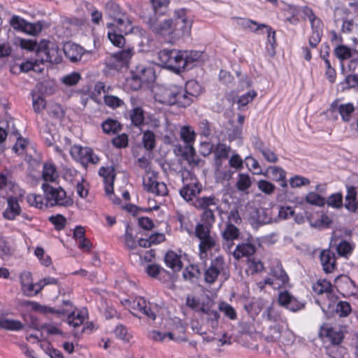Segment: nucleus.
I'll list each match as a JSON object with an SVG mask.
<instances>
[{
    "label": "nucleus",
    "instance_id": "f257e3e1",
    "mask_svg": "<svg viewBox=\"0 0 358 358\" xmlns=\"http://www.w3.org/2000/svg\"><path fill=\"white\" fill-rule=\"evenodd\" d=\"M169 0H150V3L142 6L140 17L152 31L165 30L168 22L161 19L168 11Z\"/></svg>",
    "mask_w": 358,
    "mask_h": 358
},
{
    "label": "nucleus",
    "instance_id": "f03ea898",
    "mask_svg": "<svg viewBox=\"0 0 358 358\" xmlns=\"http://www.w3.org/2000/svg\"><path fill=\"white\" fill-rule=\"evenodd\" d=\"M163 22H168L169 27L162 31H153L155 34L161 36L168 35L173 40H179L190 36L192 20L187 16L186 9L176 10L173 18L164 19Z\"/></svg>",
    "mask_w": 358,
    "mask_h": 358
},
{
    "label": "nucleus",
    "instance_id": "7ed1b4c3",
    "mask_svg": "<svg viewBox=\"0 0 358 358\" xmlns=\"http://www.w3.org/2000/svg\"><path fill=\"white\" fill-rule=\"evenodd\" d=\"M106 15L113 20L118 30L129 34L131 32L132 23L125 10L115 1H110L105 6Z\"/></svg>",
    "mask_w": 358,
    "mask_h": 358
},
{
    "label": "nucleus",
    "instance_id": "20e7f679",
    "mask_svg": "<svg viewBox=\"0 0 358 358\" xmlns=\"http://www.w3.org/2000/svg\"><path fill=\"white\" fill-rule=\"evenodd\" d=\"M180 137L186 143L185 151L182 153V157L186 160L189 165L192 166H202L205 161L196 157V152L193 146L196 138V133L189 126H184L180 130Z\"/></svg>",
    "mask_w": 358,
    "mask_h": 358
},
{
    "label": "nucleus",
    "instance_id": "39448f33",
    "mask_svg": "<svg viewBox=\"0 0 358 358\" xmlns=\"http://www.w3.org/2000/svg\"><path fill=\"white\" fill-rule=\"evenodd\" d=\"M162 97V99L160 101L170 106H176L178 108H185L192 104L183 87L179 85H171L165 89Z\"/></svg>",
    "mask_w": 358,
    "mask_h": 358
},
{
    "label": "nucleus",
    "instance_id": "423d86ee",
    "mask_svg": "<svg viewBox=\"0 0 358 358\" xmlns=\"http://www.w3.org/2000/svg\"><path fill=\"white\" fill-rule=\"evenodd\" d=\"M46 200L45 207H54L56 206L68 207L73 204L71 199H65L66 192L61 187H55L48 182H44L41 187Z\"/></svg>",
    "mask_w": 358,
    "mask_h": 358
},
{
    "label": "nucleus",
    "instance_id": "0eeeda50",
    "mask_svg": "<svg viewBox=\"0 0 358 358\" xmlns=\"http://www.w3.org/2000/svg\"><path fill=\"white\" fill-rule=\"evenodd\" d=\"M158 59L164 69L177 74L182 72V50L164 49L159 52Z\"/></svg>",
    "mask_w": 358,
    "mask_h": 358
},
{
    "label": "nucleus",
    "instance_id": "6e6552de",
    "mask_svg": "<svg viewBox=\"0 0 358 358\" xmlns=\"http://www.w3.org/2000/svg\"><path fill=\"white\" fill-rule=\"evenodd\" d=\"M15 44L22 49L27 51H35L36 56H40L43 52L48 51L52 48V43L50 41L42 39L39 43L36 40L25 39L20 37L15 38Z\"/></svg>",
    "mask_w": 358,
    "mask_h": 358
},
{
    "label": "nucleus",
    "instance_id": "1a4fd4ad",
    "mask_svg": "<svg viewBox=\"0 0 358 358\" xmlns=\"http://www.w3.org/2000/svg\"><path fill=\"white\" fill-rule=\"evenodd\" d=\"M134 53L133 48L123 49L110 55L105 61L106 66L110 70H120L123 66H127L129 60Z\"/></svg>",
    "mask_w": 358,
    "mask_h": 358
},
{
    "label": "nucleus",
    "instance_id": "9d476101",
    "mask_svg": "<svg viewBox=\"0 0 358 358\" xmlns=\"http://www.w3.org/2000/svg\"><path fill=\"white\" fill-rule=\"evenodd\" d=\"M289 282V277L280 261L275 260L273 263V268L270 271V286L274 289L279 290Z\"/></svg>",
    "mask_w": 358,
    "mask_h": 358
},
{
    "label": "nucleus",
    "instance_id": "9b49d317",
    "mask_svg": "<svg viewBox=\"0 0 358 358\" xmlns=\"http://www.w3.org/2000/svg\"><path fill=\"white\" fill-rule=\"evenodd\" d=\"M70 154L73 158L80 160L82 164H95L99 160L98 156L94 154L93 150L89 147L83 148L78 145H74L70 150Z\"/></svg>",
    "mask_w": 358,
    "mask_h": 358
},
{
    "label": "nucleus",
    "instance_id": "f8f14e48",
    "mask_svg": "<svg viewBox=\"0 0 358 358\" xmlns=\"http://www.w3.org/2000/svg\"><path fill=\"white\" fill-rule=\"evenodd\" d=\"M278 303L292 312L301 310L306 306L305 301L298 300L287 290L279 291Z\"/></svg>",
    "mask_w": 358,
    "mask_h": 358
},
{
    "label": "nucleus",
    "instance_id": "ddd939ff",
    "mask_svg": "<svg viewBox=\"0 0 358 358\" xmlns=\"http://www.w3.org/2000/svg\"><path fill=\"white\" fill-rule=\"evenodd\" d=\"M63 51L65 57L73 63L81 61L83 62H86V59L83 58L85 55L91 53L90 51H87L80 45L72 42L65 43L63 46Z\"/></svg>",
    "mask_w": 358,
    "mask_h": 358
},
{
    "label": "nucleus",
    "instance_id": "4468645a",
    "mask_svg": "<svg viewBox=\"0 0 358 358\" xmlns=\"http://www.w3.org/2000/svg\"><path fill=\"white\" fill-rule=\"evenodd\" d=\"M274 313V307L270 306V323L272 321L273 314ZM274 324H270V341H279L284 343V341L281 340L282 336L289 334V331H283V320L280 314H276L273 319Z\"/></svg>",
    "mask_w": 358,
    "mask_h": 358
},
{
    "label": "nucleus",
    "instance_id": "2eb2a0df",
    "mask_svg": "<svg viewBox=\"0 0 358 358\" xmlns=\"http://www.w3.org/2000/svg\"><path fill=\"white\" fill-rule=\"evenodd\" d=\"M203 52L191 50L182 51V72L188 71L199 66L203 59Z\"/></svg>",
    "mask_w": 358,
    "mask_h": 358
},
{
    "label": "nucleus",
    "instance_id": "dca6fc26",
    "mask_svg": "<svg viewBox=\"0 0 358 358\" xmlns=\"http://www.w3.org/2000/svg\"><path fill=\"white\" fill-rule=\"evenodd\" d=\"M220 200L218 198L212 195L210 196H201L196 198L194 201V206L198 209L203 211L216 210L222 213L221 207L219 206Z\"/></svg>",
    "mask_w": 358,
    "mask_h": 358
},
{
    "label": "nucleus",
    "instance_id": "f3484780",
    "mask_svg": "<svg viewBox=\"0 0 358 358\" xmlns=\"http://www.w3.org/2000/svg\"><path fill=\"white\" fill-rule=\"evenodd\" d=\"M224 266V260L223 257L218 256L215 257V259L211 262L210 267L205 271V281L209 284L214 283L220 273V270L223 269Z\"/></svg>",
    "mask_w": 358,
    "mask_h": 358
},
{
    "label": "nucleus",
    "instance_id": "a211bd4d",
    "mask_svg": "<svg viewBox=\"0 0 358 358\" xmlns=\"http://www.w3.org/2000/svg\"><path fill=\"white\" fill-rule=\"evenodd\" d=\"M334 54L341 62L351 58L350 63H358V51L345 45H338L334 50Z\"/></svg>",
    "mask_w": 358,
    "mask_h": 358
},
{
    "label": "nucleus",
    "instance_id": "6ab92c4d",
    "mask_svg": "<svg viewBox=\"0 0 358 358\" xmlns=\"http://www.w3.org/2000/svg\"><path fill=\"white\" fill-rule=\"evenodd\" d=\"M99 175L103 178L104 189L107 195L113 194V185L115 178V169L113 166H102L99 170Z\"/></svg>",
    "mask_w": 358,
    "mask_h": 358
},
{
    "label": "nucleus",
    "instance_id": "aec40b11",
    "mask_svg": "<svg viewBox=\"0 0 358 358\" xmlns=\"http://www.w3.org/2000/svg\"><path fill=\"white\" fill-rule=\"evenodd\" d=\"M136 75L138 76L143 85H148L152 83L156 78L155 72L152 67H148L145 65H137L134 69H131Z\"/></svg>",
    "mask_w": 358,
    "mask_h": 358
},
{
    "label": "nucleus",
    "instance_id": "412c9836",
    "mask_svg": "<svg viewBox=\"0 0 358 358\" xmlns=\"http://www.w3.org/2000/svg\"><path fill=\"white\" fill-rule=\"evenodd\" d=\"M320 258L323 270L325 273H331L336 268V255L334 252L329 249L322 250L320 253Z\"/></svg>",
    "mask_w": 358,
    "mask_h": 358
},
{
    "label": "nucleus",
    "instance_id": "4be33fe9",
    "mask_svg": "<svg viewBox=\"0 0 358 358\" xmlns=\"http://www.w3.org/2000/svg\"><path fill=\"white\" fill-rule=\"evenodd\" d=\"M8 206L3 212V217L8 220H15L17 215L21 214V208L15 196H9L7 198Z\"/></svg>",
    "mask_w": 358,
    "mask_h": 358
},
{
    "label": "nucleus",
    "instance_id": "5701e85b",
    "mask_svg": "<svg viewBox=\"0 0 358 358\" xmlns=\"http://www.w3.org/2000/svg\"><path fill=\"white\" fill-rule=\"evenodd\" d=\"M164 261L166 266L170 268L173 272H178L183 267L181 256L172 250H169L166 252Z\"/></svg>",
    "mask_w": 358,
    "mask_h": 358
},
{
    "label": "nucleus",
    "instance_id": "b1692460",
    "mask_svg": "<svg viewBox=\"0 0 358 358\" xmlns=\"http://www.w3.org/2000/svg\"><path fill=\"white\" fill-rule=\"evenodd\" d=\"M106 27L111 29L108 33V38L112 44L118 48H122L125 43L123 35L126 34L119 31L118 28L115 26V23H107Z\"/></svg>",
    "mask_w": 358,
    "mask_h": 358
},
{
    "label": "nucleus",
    "instance_id": "393cba45",
    "mask_svg": "<svg viewBox=\"0 0 358 358\" xmlns=\"http://www.w3.org/2000/svg\"><path fill=\"white\" fill-rule=\"evenodd\" d=\"M183 88L189 97L191 103H194L203 92L202 86L196 80H188Z\"/></svg>",
    "mask_w": 358,
    "mask_h": 358
},
{
    "label": "nucleus",
    "instance_id": "a878e982",
    "mask_svg": "<svg viewBox=\"0 0 358 358\" xmlns=\"http://www.w3.org/2000/svg\"><path fill=\"white\" fill-rule=\"evenodd\" d=\"M57 48L55 44L52 43V48L50 50L43 52L41 55L37 56V59L34 61V67L36 69H42L40 66L44 62L57 63Z\"/></svg>",
    "mask_w": 358,
    "mask_h": 358
},
{
    "label": "nucleus",
    "instance_id": "bb28decb",
    "mask_svg": "<svg viewBox=\"0 0 358 358\" xmlns=\"http://www.w3.org/2000/svg\"><path fill=\"white\" fill-rule=\"evenodd\" d=\"M201 276V271L196 264H190L185 268L182 271V278L185 280L199 285Z\"/></svg>",
    "mask_w": 358,
    "mask_h": 358
},
{
    "label": "nucleus",
    "instance_id": "cd10ccee",
    "mask_svg": "<svg viewBox=\"0 0 358 358\" xmlns=\"http://www.w3.org/2000/svg\"><path fill=\"white\" fill-rule=\"evenodd\" d=\"M128 117L131 124L136 127H141L145 124V111L142 107L136 106L128 111Z\"/></svg>",
    "mask_w": 358,
    "mask_h": 358
},
{
    "label": "nucleus",
    "instance_id": "c85d7f7f",
    "mask_svg": "<svg viewBox=\"0 0 358 358\" xmlns=\"http://www.w3.org/2000/svg\"><path fill=\"white\" fill-rule=\"evenodd\" d=\"M256 252V247L252 243H241L236 245L234 251V257L240 259L243 257H250Z\"/></svg>",
    "mask_w": 358,
    "mask_h": 358
},
{
    "label": "nucleus",
    "instance_id": "c756f323",
    "mask_svg": "<svg viewBox=\"0 0 358 358\" xmlns=\"http://www.w3.org/2000/svg\"><path fill=\"white\" fill-rule=\"evenodd\" d=\"M347 194L345 196V207L350 212H355L358 208V202L357 201V191L354 186L348 187Z\"/></svg>",
    "mask_w": 358,
    "mask_h": 358
},
{
    "label": "nucleus",
    "instance_id": "7c9ffc66",
    "mask_svg": "<svg viewBox=\"0 0 358 358\" xmlns=\"http://www.w3.org/2000/svg\"><path fill=\"white\" fill-rule=\"evenodd\" d=\"M320 335L324 334L333 345H339L343 339L344 335L341 330H336L334 328L322 329L320 331Z\"/></svg>",
    "mask_w": 358,
    "mask_h": 358
},
{
    "label": "nucleus",
    "instance_id": "2f4dec72",
    "mask_svg": "<svg viewBox=\"0 0 358 358\" xmlns=\"http://www.w3.org/2000/svg\"><path fill=\"white\" fill-rule=\"evenodd\" d=\"M250 218L254 223L258 225L266 224L268 223L267 210L264 208L254 209L250 213Z\"/></svg>",
    "mask_w": 358,
    "mask_h": 358
},
{
    "label": "nucleus",
    "instance_id": "473e14b6",
    "mask_svg": "<svg viewBox=\"0 0 358 358\" xmlns=\"http://www.w3.org/2000/svg\"><path fill=\"white\" fill-rule=\"evenodd\" d=\"M239 229L233 223H227L226 228L222 233V236L227 242H231L229 247L234 245L233 241L238 238Z\"/></svg>",
    "mask_w": 358,
    "mask_h": 358
},
{
    "label": "nucleus",
    "instance_id": "72a5a7b5",
    "mask_svg": "<svg viewBox=\"0 0 358 358\" xmlns=\"http://www.w3.org/2000/svg\"><path fill=\"white\" fill-rule=\"evenodd\" d=\"M142 143L148 151H152L156 147V135L154 131L147 129L143 131Z\"/></svg>",
    "mask_w": 358,
    "mask_h": 358
},
{
    "label": "nucleus",
    "instance_id": "f704fd0d",
    "mask_svg": "<svg viewBox=\"0 0 358 358\" xmlns=\"http://www.w3.org/2000/svg\"><path fill=\"white\" fill-rule=\"evenodd\" d=\"M101 128L105 134H115L122 129V125L117 120L108 118L102 122Z\"/></svg>",
    "mask_w": 358,
    "mask_h": 358
},
{
    "label": "nucleus",
    "instance_id": "c9c22d12",
    "mask_svg": "<svg viewBox=\"0 0 358 358\" xmlns=\"http://www.w3.org/2000/svg\"><path fill=\"white\" fill-rule=\"evenodd\" d=\"M270 171L273 180L280 182V186L283 188L287 186L286 172L282 168L276 166H270Z\"/></svg>",
    "mask_w": 358,
    "mask_h": 358
},
{
    "label": "nucleus",
    "instance_id": "e433bc0d",
    "mask_svg": "<svg viewBox=\"0 0 358 358\" xmlns=\"http://www.w3.org/2000/svg\"><path fill=\"white\" fill-rule=\"evenodd\" d=\"M58 178L56 167L53 164L45 163L43 165L42 178L47 182H55Z\"/></svg>",
    "mask_w": 358,
    "mask_h": 358
},
{
    "label": "nucleus",
    "instance_id": "4c0bfd02",
    "mask_svg": "<svg viewBox=\"0 0 358 358\" xmlns=\"http://www.w3.org/2000/svg\"><path fill=\"white\" fill-rule=\"evenodd\" d=\"M130 75L129 77L125 79V87L131 91L140 90L143 84L138 77V76L136 75L132 70L130 71Z\"/></svg>",
    "mask_w": 358,
    "mask_h": 358
},
{
    "label": "nucleus",
    "instance_id": "58836bf2",
    "mask_svg": "<svg viewBox=\"0 0 358 358\" xmlns=\"http://www.w3.org/2000/svg\"><path fill=\"white\" fill-rule=\"evenodd\" d=\"M332 308V311H334L336 314L338 315L339 317H347L352 310L350 303L347 301H340L337 303L336 308L334 306H329L328 311H330Z\"/></svg>",
    "mask_w": 358,
    "mask_h": 358
},
{
    "label": "nucleus",
    "instance_id": "ea45409f",
    "mask_svg": "<svg viewBox=\"0 0 358 358\" xmlns=\"http://www.w3.org/2000/svg\"><path fill=\"white\" fill-rule=\"evenodd\" d=\"M0 329L10 331H19L23 329V324L17 320L0 319Z\"/></svg>",
    "mask_w": 358,
    "mask_h": 358
},
{
    "label": "nucleus",
    "instance_id": "a19ab883",
    "mask_svg": "<svg viewBox=\"0 0 358 358\" xmlns=\"http://www.w3.org/2000/svg\"><path fill=\"white\" fill-rule=\"evenodd\" d=\"M44 22L38 21L36 22H29L27 21L26 27L23 33L31 35L37 36L40 34L43 28Z\"/></svg>",
    "mask_w": 358,
    "mask_h": 358
},
{
    "label": "nucleus",
    "instance_id": "79ce46f5",
    "mask_svg": "<svg viewBox=\"0 0 358 358\" xmlns=\"http://www.w3.org/2000/svg\"><path fill=\"white\" fill-rule=\"evenodd\" d=\"M352 285L355 288H356V285L354 280L350 279V278L346 275H339L334 280V286L336 288L337 291L343 294V296L345 295L341 292V289H343L344 285Z\"/></svg>",
    "mask_w": 358,
    "mask_h": 358
},
{
    "label": "nucleus",
    "instance_id": "37998d69",
    "mask_svg": "<svg viewBox=\"0 0 358 358\" xmlns=\"http://www.w3.org/2000/svg\"><path fill=\"white\" fill-rule=\"evenodd\" d=\"M306 201L311 205L323 207L326 204V199L320 194L311 192L306 196Z\"/></svg>",
    "mask_w": 358,
    "mask_h": 358
},
{
    "label": "nucleus",
    "instance_id": "c03bdc74",
    "mask_svg": "<svg viewBox=\"0 0 358 358\" xmlns=\"http://www.w3.org/2000/svg\"><path fill=\"white\" fill-rule=\"evenodd\" d=\"M313 289L318 294H322L324 292L331 293L333 292L331 283L327 280H318L313 286Z\"/></svg>",
    "mask_w": 358,
    "mask_h": 358
},
{
    "label": "nucleus",
    "instance_id": "a18cd8bd",
    "mask_svg": "<svg viewBox=\"0 0 358 358\" xmlns=\"http://www.w3.org/2000/svg\"><path fill=\"white\" fill-rule=\"evenodd\" d=\"M354 110V106L351 103L341 104L338 106V113L344 122H349L351 120Z\"/></svg>",
    "mask_w": 358,
    "mask_h": 358
},
{
    "label": "nucleus",
    "instance_id": "49530a36",
    "mask_svg": "<svg viewBox=\"0 0 358 358\" xmlns=\"http://www.w3.org/2000/svg\"><path fill=\"white\" fill-rule=\"evenodd\" d=\"M146 272L149 276L155 278H157L158 275H161L162 273H164L169 277L171 275V273L169 271H166L160 265L157 264L148 265V266L146 267Z\"/></svg>",
    "mask_w": 358,
    "mask_h": 358
},
{
    "label": "nucleus",
    "instance_id": "de8ad7c7",
    "mask_svg": "<svg viewBox=\"0 0 358 358\" xmlns=\"http://www.w3.org/2000/svg\"><path fill=\"white\" fill-rule=\"evenodd\" d=\"M10 27L15 31L24 32L26 27L27 20L19 15H13L9 20Z\"/></svg>",
    "mask_w": 358,
    "mask_h": 358
},
{
    "label": "nucleus",
    "instance_id": "09e8293b",
    "mask_svg": "<svg viewBox=\"0 0 358 358\" xmlns=\"http://www.w3.org/2000/svg\"><path fill=\"white\" fill-rule=\"evenodd\" d=\"M33 108L36 113H40L45 107L46 101L42 95L31 92Z\"/></svg>",
    "mask_w": 358,
    "mask_h": 358
},
{
    "label": "nucleus",
    "instance_id": "8fccbe9b",
    "mask_svg": "<svg viewBox=\"0 0 358 358\" xmlns=\"http://www.w3.org/2000/svg\"><path fill=\"white\" fill-rule=\"evenodd\" d=\"M215 245V239L210 236L203 239L200 240L199 251L200 254L206 253L208 250H212Z\"/></svg>",
    "mask_w": 358,
    "mask_h": 358
},
{
    "label": "nucleus",
    "instance_id": "3c124183",
    "mask_svg": "<svg viewBox=\"0 0 358 358\" xmlns=\"http://www.w3.org/2000/svg\"><path fill=\"white\" fill-rule=\"evenodd\" d=\"M48 220L55 226V229L57 231L62 230L66 224V217L61 214L51 215L49 217Z\"/></svg>",
    "mask_w": 358,
    "mask_h": 358
},
{
    "label": "nucleus",
    "instance_id": "603ef678",
    "mask_svg": "<svg viewBox=\"0 0 358 358\" xmlns=\"http://www.w3.org/2000/svg\"><path fill=\"white\" fill-rule=\"evenodd\" d=\"M231 148L229 146L224 143H217L215 149H214L215 157L217 159H226L229 157Z\"/></svg>",
    "mask_w": 358,
    "mask_h": 358
},
{
    "label": "nucleus",
    "instance_id": "864d4df0",
    "mask_svg": "<svg viewBox=\"0 0 358 358\" xmlns=\"http://www.w3.org/2000/svg\"><path fill=\"white\" fill-rule=\"evenodd\" d=\"M241 25L243 28L249 29L255 33H259L262 29L267 28L266 24H258L257 22L251 20H244Z\"/></svg>",
    "mask_w": 358,
    "mask_h": 358
},
{
    "label": "nucleus",
    "instance_id": "5fc2aeb1",
    "mask_svg": "<svg viewBox=\"0 0 358 358\" xmlns=\"http://www.w3.org/2000/svg\"><path fill=\"white\" fill-rule=\"evenodd\" d=\"M326 203L332 208H340L343 206V195L341 193L338 192L330 195L326 199Z\"/></svg>",
    "mask_w": 358,
    "mask_h": 358
},
{
    "label": "nucleus",
    "instance_id": "6e6d98bb",
    "mask_svg": "<svg viewBox=\"0 0 358 358\" xmlns=\"http://www.w3.org/2000/svg\"><path fill=\"white\" fill-rule=\"evenodd\" d=\"M211 226H208L204 223H198L195 228V235L199 239H203L210 236V230Z\"/></svg>",
    "mask_w": 358,
    "mask_h": 358
},
{
    "label": "nucleus",
    "instance_id": "4d7b16f0",
    "mask_svg": "<svg viewBox=\"0 0 358 358\" xmlns=\"http://www.w3.org/2000/svg\"><path fill=\"white\" fill-rule=\"evenodd\" d=\"M251 186V180L248 175L240 173L236 182V187L240 191H245Z\"/></svg>",
    "mask_w": 358,
    "mask_h": 358
},
{
    "label": "nucleus",
    "instance_id": "13d9d810",
    "mask_svg": "<svg viewBox=\"0 0 358 358\" xmlns=\"http://www.w3.org/2000/svg\"><path fill=\"white\" fill-rule=\"evenodd\" d=\"M27 203L36 208L42 209L45 204L43 203V199L42 196L35 194H29L27 196Z\"/></svg>",
    "mask_w": 358,
    "mask_h": 358
},
{
    "label": "nucleus",
    "instance_id": "bf43d9fd",
    "mask_svg": "<svg viewBox=\"0 0 358 358\" xmlns=\"http://www.w3.org/2000/svg\"><path fill=\"white\" fill-rule=\"evenodd\" d=\"M345 350L338 345H333L327 348V354L332 358H344L343 355L345 353Z\"/></svg>",
    "mask_w": 358,
    "mask_h": 358
},
{
    "label": "nucleus",
    "instance_id": "052dcab7",
    "mask_svg": "<svg viewBox=\"0 0 358 358\" xmlns=\"http://www.w3.org/2000/svg\"><path fill=\"white\" fill-rule=\"evenodd\" d=\"M219 310L223 312L224 315L231 320H235L237 317L234 308L227 302L222 301L220 303Z\"/></svg>",
    "mask_w": 358,
    "mask_h": 358
},
{
    "label": "nucleus",
    "instance_id": "680f3d73",
    "mask_svg": "<svg viewBox=\"0 0 358 358\" xmlns=\"http://www.w3.org/2000/svg\"><path fill=\"white\" fill-rule=\"evenodd\" d=\"M198 126L201 136L206 138L210 136L212 133L211 124L208 120L206 119L201 120L198 124Z\"/></svg>",
    "mask_w": 358,
    "mask_h": 358
},
{
    "label": "nucleus",
    "instance_id": "e2e57ef3",
    "mask_svg": "<svg viewBox=\"0 0 358 358\" xmlns=\"http://www.w3.org/2000/svg\"><path fill=\"white\" fill-rule=\"evenodd\" d=\"M353 248L347 241H341L336 247V251L340 256L345 257L350 254Z\"/></svg>",
    "mask_w": 358,
    "mask_h": 358
},
{
    "label": "nucleus",
    "instance_id": "0e129e2a",
    "mask_svg": "<svg viewBox=\"0 0 358 358\" xmlns=\"http://www.w3.org/2000/svg\"><path fill=\"white\" fill-rule=\"evenodd\" d=\"M81 79L80 74L78 72H72L62 78V83L68 86L76 85Z\"/></svg>",
    "mask_w": 358,
    "mask_h": 358
},
{
    "label": "nucleus",
    "instance_id": "69168bd1",
    "mask_svg": "<svg viewBox=\"0 0 358 358\" xmlns=\"http://www.w3.org/2000/svg\"><path fill=\"white\" fill-rule=\"evenodd\" d=\"M112 144L117 148H124L129 145L128 136L126 134H122L112 140Z\"/></svg>",
    "mask_w": 358,
    "mask_h": 358
},
{
    "label": "nucleus",
    "instance_id": "338daca9",
    "mask_svg": "<svg viewBox=\"0 0 358 358\" xmlns=\"http://www.w3.org/2000/svg\"><path fill=\"white\" fill-rule=\"evenodd\" d=\"M256 96L257 93L254 90L249 91L241 95L237 101L239 108L247 106L248 103L251 102Z\"/></svg>",
    "mask_w": 358,
    "mask_h": 358
},
{
    "label": "nucleus",
    "instance_id": "774afa93",
    "mask_svg": "<svg viewBox=\"0 0 358 358\" xmlns=\"http://www.w3.org/2000/svg\"><path fill=\"white\" fill-rule=\"evenodd\" d=\"M104 103L106 105L113 108L120 107L124 104V101L122 99L113 95L104 96Z\"/></svg>",
    "mask_w": 358,
    "mask_h": 358
}]
</instances>
